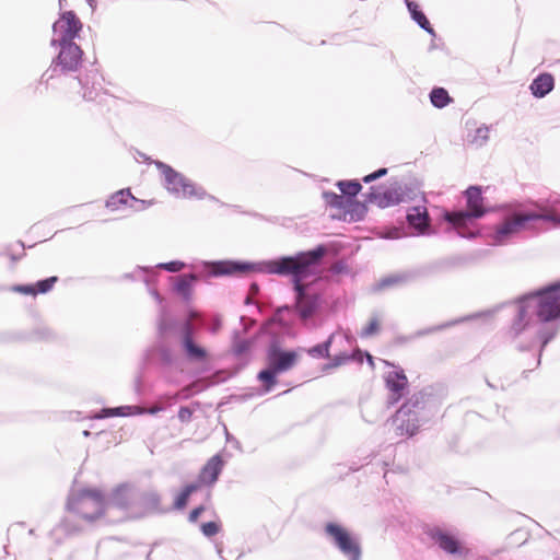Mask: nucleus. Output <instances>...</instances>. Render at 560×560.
Here are the masks:
<instances>
[{
	"label": "nucleus",
	"mask_w": 560,
	"mask_h": 560,
	"mask_svg": "<svg viewBox=\"0 0 560 560\" xmlns=\"http://www.w3.org/2000/svg\"><path fill=\"white\" fill-rule=\"evenodd\" d=\"M217 551H218V553L221 556V553H222V548H221V547H219V546H217Z\"/></svg>",
	"instance_id": "69168bd1"
},
{
	"label": "nucleus",
	"mask_w": 560,
	"mask_h": 560,
	"mask_svg": "<svg viewBox=\"0 0 560 560\" xmlns=\"http://www.w3.org/2000/svg\"><path fill=\"white\" fill-rule=\"evenodd\" d=\"M385 387L388 390V405L397 404L406 394L408 378L402 369L396 368L384 375Z\"/></svg>",
	"instance_id": "dca6fc26"
},
{
	"label": "nucleus",
	"mask_w": 560,
	"mask_h": 560,
	"mask_svg": "<svg viewBox=\"0 0 560 560\" xmlns=\"http://www.w3.org/2000/svg\"><path fill=\"white\" fill-rule=\"evenodd\" d=\"M164 408L162 406H153L148 410H144L143 408L139 406H119L114 408H103L100 412L94 413L93 416H90V419H105L110 417H128V416H136V415H142L144 412H148L150 415H155L160 411H162Z\"/></svg>",
	"instance_id": "aec40b11"
},
{
	"label": "nucleus",
	"mask_w": 560,
	"mask_h": 560,
	"mask_svg": "<svg viewBox=\"0 0 560 560\" xmlns=\"http://www.w3.org/2000/svg\"><path fill=\"white\" fill-rule=\"evenodd\" d=\"M189 396H190V389H189V387H185L182 390H179L178 393L174 394L172 398L174 400H178V399L189 398Z\"/></svg>",
	"instance_id": "5fc2aeb1"
},
{
	"label": "nucleus",
	"mask_w": 560,
	"mask_h": 560,
	"mask_svg": "<svg viewBox=\"0 0 560 560\" xmlns=\"http://www.w3.org/2000/svg\"><path fill=\"white\" fill-rule=\"evenodd\" d=\"M362 197H364V202L374 203L381 209L399 205L395 184L387 188H383L382 186H372L368 192L362 195Z\"/></svg>",
	"instance_id": "f3484780"
},
{
	"label": "nucleus",
	"mask_w": 560,
	"mask_h": 560,
	"mask_svg": "<svg viewBox=\"0 0 560 560\" xmlns=\"http://www.w3.org/2000/svg\"><path fill=\"white\" fill-rule=\"evenodd\" d=\"M221 326V322L220 319H215L214 324H213V327L211 329L212 332H215Z\"/></svg>",
	"instance_id": "13d9d810"
},
{
	"label": "nucleus",
	"mask_w": 560,
	"mask_h": 560,
	"mask_svg": "<svg viewBox=\"0 0 560 560\" xmlns=\"http://www.w3.org/2000/svg\"><path fill=\"white\" fill-rule=\"evenodd\" d=\"M432 397L425 390H420L413 393L407 400L401 405L398 409V418H404L406 415H410V412H416L423 418L430 419L432 416L430 402Z\"/></svg>",
	"instance_id": "2eb2a0df"
},
{
	"label": "nucleus",
	"mask_w": 560,
	"mask_h": 560,
	"mask_svg": "<svg viewBox=\"0 0 560 560\" xmlns=\"http://www.w3.org/2000/svg\"><path fill=\"white\" fill-rule=\"evenodd\" d=\"M192 415H194L192 409H190L189 407H186V406H182L178 410L177 417L182 423H188L191 421Z\"/></svg>",
	"instance_id": "09e8293b"
},
{
	"label": "nucleus",
	"mask_w": 560,
	"mask_h": 560,
	"mask_svg": "<svg viewBox=\"0 0 560 560\" xmlns=\"http://www.w3.org/2000/svg\"><path fill=\"white\" fill-rule=\"evenodd\" d=\"M203 511H205V506L203 505H199V506L195 508L189 513L188 521L190 523H196L198 521L199 516L202 514Z\"/></svg>",
	"instance_id": "3c124183"
},
{
	"label": "nucleus",
	"mask_w": 560,
	"mask_h": 560,
	"mask_svg": "<svg viewBox=\"0 0 560 560\" xmlns=\"http://www.w3.org/2000/svg\"><path fill=\"white\" fill-rule=\"evenodd\" d=\"M464 194L467 209L457 211L444 210L442 218L460 237L474 238L479 234L477 220L482 218L488 210L483 206L480 186H469Z\"/></svg>",
	"instance_id": "7ed1b4c3"
},
{
	"label": "nucleus",
	"mask_w": 560,
	"mask_h": 560,
	"mask_svg": "<svg viewBox=\"0 0 560 560\" xmlns=\"http://www.w3.org/2000/svg\"><path fill=\"white\" fill-rule=\"evenodd\" d=\"M224 466V462L220 454L212 456L201 469L199 479L203 483L213 485L221 474Z\"/></svg>",
	"instance_id": "4be33fe9"
},
{
	"label": "nucleus",
	"mask_w": 560,
	"mask_h": 560,
	"mask_svg": "<svg viewBox=\"0 0 560 560\" xmlns=\"http://www.w3.org/2000/svg\"><path fill=\"white\" fill-rule=\"evenodd\" d=\"M342 338L341 335L331 334L328 339L322 343L311 347L307 349V354L315 359H326L329 358V349L336 338Z\"/></svg>",
	"instance_id": "7c9ffc66"
},
{
	"label": "nucleus",
	"mask_w": 560,
	"mask_h": 560,
	"mask_svg": "<svg viewBox=\"0 0 560 560\" xmlns=\"http://www.w3.org/2000/svg\"><path fill=\"white\" fill-rule=\"evenodd\" d=\"M58 530H62L63 533H66L67 535H70V534H73L74 532H77V529L72 528L71 527V524H70V521L69 520H63L59 526L57 527Z\"/></svg>",
	"instance_id": "603ef678"
},
{
	"label": "nucleus",
	"mask_w": 560,
	"mask_h": 560,
	"mask_svg": "<svg viewBox=\"0 0 560 560\" xmlns=\"http://www.w3.org/2000/svg\"><path fill=\"white\" fill-rule=\"evenodd\" d=\"M86 2L92 9H94L96 5V0H86Z\"/></svg>",
	"instance_id": "680f3d73"
},
{
	"label": "nucleus",
	"mask_w": 560,
	"mask_h": 560,
	"mask_svg": "<svg viewBox=\"0 0 560 560\" xmlns=\"http://www.w3.org/2000/svg\"><path fill=\"white\" fill-rule=\"evenodd\" d=\"M78 81L81 86L80 93L82 98L88 102H102L104 96L107 95L103 88L104 79L98 69L94 67L81 73L78 77Z\"/></svg>",
	"instance_id": "f8f14e48"
},
{
	"label": "nucleus",
	"mask_w": 560,
	"mask_h": 560,
	"mask_svg": "<svg viewBox=\"0 0 560 560\" xmlns=\"http://www.w3.org/2000/svg\"><path fill=\"white\" fill-rule=\"evenodd\" d=\"M363 355L366 357V360H368L369 364L373 366V364H374L373 363V357L370 353H368V352L363 353Z\"/></svg>",
	"instance_id": "052dcab7"
},
{
	"label": "nucleus",
	"mask_w": 560,
	"mask_h": 560,
	"mask_svg": "<svg viewBox=\"0 0 560 560\" xmlns=\"http://www.w3.org/2000/svg\"><path fill=\"white\" fill-rule=\"evenodd\" d=\"M560 318V280L536 291L527 293L515 301V315L506 331V336L516 341L522 336L527 342L520 341L517 349H529L537 339L540 340V350L537 365L540 364L541 351L558 334L559 327H541L533 332L537 323H548Z\"/></svg>",
	"instance_id": "f03ea898"
},
{
	"label": "nucleus",
	"mask_w": 560,
	"mask_h": 560,
	"mask_svg": "<svg viewBox=\"0 0 560 560\" xmlns=\"http://www.w3.org/2000/svg\"><path fill=\"white\" fill-rule=\"evenodd\" d=\"M429 96L431 104L436 108H444L453 101L444 88L432 89Z\"/></svg>",
	"instance_id": "2f4dec72"
},
{
	"label": "nucleus",
	"mask_w": 560,
	"mask_h": 560,
	"mask_svg": "<svg viewBox=\"0 0 560 560\" xmlns=\"http://www.w3.org/2000/svg\"><path fill=\"white\" fill-rule=\"evenodd\" d=\"M11 259L15 261V260H18V259H19V257H16V256H14V255H11Z\"/></svg>",
	"instance_id": "338daca9"
},
{
	"label": "nucleus",
	"mask_w": 560,
	"mask_h": 560,
	"mask_svg": "<svg viewBox=\"0 0 560 560\" xmlns=\"http://www.w3.org/2000/svg\"><path fill=\"white\" fill-rule=\"evenodd\" d=\"M160 495L156 491L136 490V505L142 508L144 513H154L160 511Z\"/></svg>",
	"instance_id": "393cba45"
},
{
	"label": "nucleus",
	"mask_w": 560,
	"mask_h": 560,
	"mask_svg": "<svg viewBox=\"0 0 560 560\" xmlns=\"http://www.w3.org/2000/svg\"><path fill=\"white\" fill-rule=\"evenodd\" d=\"M555 88V79L550 73H540L530 83L529 90L537 98H542Z\"/></svg>",
	"instance_id": "b1692460"
},
{
	"label": "nucleus",
	"mask_w": 560,
	"mask_h": 560,
	"mask_svg": "<svg viewBox=\"0 0 560 560\" xmlns=\"http://www.w3.org/2000/svg\"><path fill=\"white\" fill-rule=\"evenodd\" d=\"M82 26V22L73 11L63 12L52 24L50 46L57 47V44L73 43Z\"/></svg>",
	"instance_id": "9b49d317"
},
{
	"label": "nucleus",
	"mask_w": 560,
	"mask_h": 560,
	"mask_svg": "<svg viewBox=\"0 0 560 560\" xmlns=\"http://www.w3.org/2000/svg\"><path fill=\"white\" fill-rule=\"evenodd\" d=\"M67 509L81 518L92 522L105 512V497L97 489L72 490L68 497Z\"/></svg>",
	"instance_id": "423d86ee"
},
{
	"label": "nucleus",
	"mask_w": 560,
	"mask_h": 560,
	"mask_svg": "<svg viewBox=\"0 0 560 560\" xmlns=\"http://www.w3.org/2000/svg\"><path fill=\"white\" fill-rule=\"evenodd\" d=\"M385 364H386V365L394 366V364L389 363L388 361H385Z\"/></svg>",
	"instance_id": "774afa93"
},
{
	"label": "nucleus",
	"mask_w": 560,
	"mask_h": 560,
	"mask_svg": "<svg viewBox=\"0 0 560 560\" xmlns=\"http://www.w3.org/2000/svg\"><path fill=\"white\" fill-rule=\"evenodd\" d=\"M225 435H226V442L230 443L233 447H235L240 452H242V445H241L240 441L236 438H234L232 434H230L228 431L225 432Z\"/></svg>",
	"instance_id": "864d4df0"
},
{
	"label": "nucleus",
	"mask_w": 560,
	"mask_h": 560,
	"mask_svg": "<svg viewBox=\"0 0 560 560\" xmlns=\"http://www.w3.org/2000/svg\"><path fill=\"white\" fill-rule=\"evenodd\" d=\"M253 217L258 218L260 220H268V221H270L269 219H266L262 214H259V213H254Z\"/></svg>",
	"instance_id": "e2e57ef3"
},
{
	"label": "nucleus",
	"mask_w": 560,
	"mask_h": 560,
	"mask_svg": "<svg viewBox=\"0 0 560 560\" xmlns=\"http://www.w3.org/2000/svg\"><path fill=\"white\" fill-rule=\"evenodd\" d=\"M323 198H324L326 205H328L331 208L339 209V210H346L348 208V206L352 205L351 200L346 199L342 195H338L334 191H324Z\"/></svg>",
	"instance_id": "473e14b6"
},
{
	"label": "nucleus",
	"mask_w": 560,
	"mask_h": 560,
	"mask_svg": "<svg viewBox=\"0 0 560 560\" xmlns=\"http://www.w3.org/2000/svg\"><path fill=\"white\" fill-rule=\"evenodd\" d=\"M380 325L377 317H373L369 325L361 331V337H370L378 331Z\"/></svg>",
	"instance_id": "a18cd8bd"
},
{
	"label": "nucleus",
	"mask_w": 560,
	"mask_h": 560,
	"mask_svg": "<svg viewBox=\"0 0 560 560\" xmlns=\"http://www.w3.org/2000/svg\"><path fill=\"white\" fill-rule=\"evenodd\" d=\"M150 295L159 304V316H158L159 337L161 339H164L168 335L177 334L180 323H178V320L171 315L167 304L165 303L163 296L155 289H150Z\"/></svg>",
	"instance_id": "4468645a"
},
{
	"label": "nucleus",
	"mask_w": 560,
	"mask_h": 560,
	"mask_svg": "<svg viewBox=\"0 0 560 560\" xmlns=\"http://www.w3.org/2000/svg\"><path fill=\"white\" fill-rule=\"evenodd\" d=\"M200 529L206 537L210 538L220 532L221 525L218 522H208L201 524Z\"/></svg>",
	"instance_id": "c03bdc74"
},
{
	"label": "nucleus",
	"mask_w": 560,
	"mask_h": 560,
	"mask_svg": "<svg viewBox=\"0 0 560 560\" xmlns=\"http://www.w3.org/2000/svg\"><path fill=\"white\" fill-rule=\"evenodd\" d=\"M155 355L162 365L170 366L174 363V352L164 343L160 342L154 349Z\"/></svg>",
	"instance_id": "f704fd0d"
},
{
	"label": "nucleus",
	"mask_w": 560,
	"mask_h": 560,
	"mask_svg": "<svg viewBox=\"0 0 560 560\" xmlns=\"http://www.w3.org/2000/svg\"><path fill=\"white\" fill-rule=\"evenodd\" d=\"M12 291L26 295H36L34 284H16L12 287Z\"/></svg>",
	"instance_id": "de8ad7c7"
},
{
	"label": "nucleus",
	"mask_w": 560,
	"mask_h": 560,
	"mask_svg": "<svg viewBox=\"0 0 560 560\" xmlns=\"http://www.w3.org/2000/svg\"><path fill=\"white\" fill-rule=\"evenodd\" d=\"M405 3L408 8V11L411 15V19L425 32H428L430 35L435 36V31L431 26L429 20L424 15V13L419 9V5L417 2L412 0H405Z\"/></svg>",
	"instance_id": "bb28decb"
},
{
	"label": "nucleus",
	"mask_w": 560,
	"mask_h": 560,
	"mask_svg": "<svg viewBox=\"0 0 560 560\" xmlns=\"http://www.w3.org/2000/svg\"><path fill=\"white\" fill-rule=\"evenodd\" d=\"M156 168L162 176L164 188L176 198H197L202 199L206 191L202 187L197 186L192 180L184 176L182 173L174 170L168 164L155 161Z\"/></svg>",
	"instance_id": "0eeeda50"
},
{
	"label": "nucleus",
	"mask_w": 560,
	"mask_h": 560,
	"mask_svg": "<svg viewBox=\"0 0 560 560\" xmlns=\"http://www.w3.org/2000/svg\"><path fill=\"white\" fill-rule=\"evenodd\" d=\"M366 202L363 201V203L355 202L353 205V209H349V207L346 209L347 212L351 213V217L353 218L355 214L358 219H361L368 211V208L365 206Z\"/></svg>",
	"instance_id": "49530a36"
},
{
	"label": "nucleus",
	"mask_w": 560,
	"mask_h": 560,
	"mask_svg": "<svg viewBox=\"0 0 560 560\" xmlns=\"http://www.w3.org/2000/svg\"><path fill=\"white\" fill-rule=\"evenodd\" d=\"M490 127L486 125H481L478 127L472 135H469V142L477 145L482 147L489 140Z\"/></svg>",
	"instance_id": "c9c22d12"
},
{
	"label": "nucleus",
	"mask_w": 560,
	"mask_h": 560,
	"mask_svg": "<svg viewBox=\"0 0 560 560\" xmlns=\"http://www.w3.org/2000/svg\"><path fill=\"white\" fill-rule=\"evenodd\" d=\"M195 331L196 327L190 319H185L183 323L179 324L178 332L180 334L182 339L194 338Z\"/></svg>",
	"instance_id": "79ce46f5"
},
{
	"label": "nucleus",
	"mask_w": 560,
	"mask_h": 560,
	"mask_svg": "<svg viewBox=\"0 0 560 560\" xmlns=\"http://www.w3.org/2000/svg\"><path fill=\"white\" fill-rule=\"evenodd\" d=\"M252 341L249 339L235 338L233 341V353L241 357L247 353L250 349Z\"/></svg>",
	"instance_id": "ea45409f"
},
{
	"label": "nucleus",
	"mask_w": 560,
	"mask_h": 560,
	"mask_svg": "<svg viewBox=\"0 0 560 560\" xmlns=\"http://www.w3.org/2000/svg\"><path fill=\"white\" fill-rule=\"evenodd\" d=\"M492 313L491 312H487V313H483L482 315H487V316H490ZM481 314H475V315H471L469 317H466V318H460V319H457L455 322H452V323H447V324H444V325H441V326H436V327H432V328H429L427 330H423V331H419L417 335L418 336H423L425 334H430V332H433V331H436L439 329H442V328H445V327H448V326H452L454 324H457V323H462L466 319H471V318H476V317H479Z\"/></svg>",
	"instance_id": "37998d69"
},
{
	"label": "nucleus",
	"mask_w": 560,
	"mask_h": 560,
	"mask_svg": "<svg viewBox=\"0 0 560 560\" xmlns=\"http://www.w3.org/2000/svg\"><path fill=\"white\" fill-rule=\"evenodd\" d=\"M423 534L433 546L453 558L462 559L468 555V549L462 541L456 528L445 525H425Z\"/></svg>",
	"instance_id": "6e6552de"
},
{
	"label": "nucleus",
	"mask_w": 560,
	"mask_h": 560,
	"mask_svg": "<svg viewBox=\"0 0 560 560\" xmlns=\"http://www.w3.org/2000/svg\"><path fill=\"white\" fill-rule=\"evenodd\" d=\"M197 280L198 276L196 273L178 276L173 285V290L183 299L184 302L188 303L192 298V287Z\"/></svg>",
	"instance_id": "5701e85b"
},
{
	"label": "nucleus",
	"mask_w": 560,
	"mask_h": 560,
	"mask_svg": "<svg viewBox=\"0 0 560 560\" xmlns=\"http://www.w3.org/2000/svg\"><path fill=\"white\" fill-rule=\"evenodd\" d=\"M57 282H58V277H56V276L48 277L46 279L37 281L34 284L36 294H38V293L44 294V293L49 292L54 288L55 283H57Z\"/></svg>",
	"instance_id": "58836bf2"
},
{
	"label": "nucleus",
	"mask_w": 560,
	"mask_h": 560,
	"mask_svg": "<svg viewBox=\"0 0 560 560\" xmlns=\"http://www.w3.org/2000/svg\"><path fill=\"white\" fill-rule=\"evenodd\" d=\"M429 419L423 418L422 416L417 415L416 412H410V415H406L404 418H398V410L392 419L393 424L395 425L396 435L397 436H406L410 438L417 434L419 429L428 421Z\"/></svg>",
	"instance_id": "a211bd4d"
},
{
	"label": "nucleus",
	"mask_w": 560,
	"mask_h": 560,
	"mask_svg": "<svg viewBox=\"0 0 560 560\" xmlns=\"http://www.w3.org/2000/svg\"><path fill=\"white\" fill-rule=\"evenodd\" d=\"M156 269L158 268H155V267L138 266L137 269L132 273H127L126 278L133 279L136 277V275L139 273V277L142 278V280L144 281V283L148 288V291L150 292V289L156 290L155 282H156L158 276H159Z\"/></svg>",
	"instance_id": "c85d7f7f"
},
{
	"label": "nucleus",
	"mask_w": 560,
	"mask_h": 560,
	"mask_svg": "<svg viewBox=\"0 0 560 560\" xmlns=\"http://www.w3.org/2000/svg\"><path fill=\"white\" fill-rule=\"evenodd\" d=\"M337 186L340 189L342 196H346L349 200L350 198L355 197L362 189V186L358 180H340L338 182Z\"/></svg>",
	"instance_id": "72a5a7b5"
},
{
	"label": "nucleus",
	"mask_w": 560,
	"mask_h": 560,
	"mask_svg": "<svg viewBox=\"0 0 560 560\" xmlns=\"http://www.w3.org/2000/svg\"><path fill=\"white\" fill-rule=\"evenodd\" d=\"M553 221V215L541 214L537 212H515L503 223L498 225L492 242L494 245H503L508 243L514 235L523 230L530 229L536 221Z\"/></svg>",
	"instance_id": "1a4fd4ad"
},
{
	"label": "nucleus",
	"mask_w": 560,
	"mask_h": 560,
	"mask_svg": "<svg viewBox=\"0 0 560 560\" xmlns=\"http://www.w3.org/2000/svg\"><path fill=\"white\" fill-rule=\"evenodd\" d=\"M406 221L409 232L406 235L425 236L433 233L431 226V218L428 209L423 205L408 208Z\"/></svg>",
	"instance_id": "ddd939ff"
},
{
	"label": "nucleus",
	"mask_w": 560,
	"mask_h": 560,
	"mask_svg": "<svg viewBox=\"0 0 560 560\" xmlns=\"http://www.w3.org/2000/svg\"><path fill=\"white\" fill-rule=\"evenodd\" d=\"M122 206H127L135 211H141L147 208V201L136 198L129 188L114 192L106 201V208L112 211L119 210Z\"/></svg>",
	"instance_id": "6ab92c4d"
},
{
	"label": "nucleus",
	"mask_w": 560,
	"mask_h": 560,
	"mask_svg": "<svg viewBox=\"0 0 560 560\" xmlns=\"http://www.w3.org/2000/svg\"><path fill=\"white\" fill-rule=\"evenodd\" d=\"M351 361H357L359 364L363 362V352L358 348L352 353L341 352L336 354L329 363L325 364L323 371L328 372L331 369L345 365Z\"/></svg>",
	"instance_id": "a878e982"
},
{
	"label": "nucleus",
	"mask_w": 560,
	"mask_h": 560,
	"mask_svg": "<svg viewBox=\"0 0 560 560\" xmlns=\"http://www.w3.org/2000/svg\"><path fill=\"white\" fill-rule=\"evenodd\" d=\"M408 278L409 277L407 275H390V276H387V277L381 279L377 282L375 289L383 290L386 288L395 287L400 283H405L408 280Z\"/></svg>",
	"instance_id": "e433bc0d"
},
{
	"label": "nucleus",
	"mask_w": 560,
	"mask_h": 560,
	"mask_svg": "<svg viewBox=\"0 0 560 560\" xmlns=\"http://www.w3.org/2000/svg\"><path fill=\"white\" fill-rule=\"evenodd\" d=\"M186 267V264L180 260H173L168 262H160L155 268L166 270L168 272H178Z\"/></svg>",
	"instance_id": "a19ab883"
},
{
	"label": "nucleus",
	"mask_w": 560,
	"mask_h": 560,
	"mask_svg": "<svg viewBox=\"0 0 560 560\" xmlns=\"http://www.w3.org/2000/svg\"><path fill=\"white\" fill-rule=\"evenodd\" d=\"M58 54L51 60L49 68L42 74L39 82L48 84L57 75L77 72L82 65L83 50L73 43L57 44Z\"/></svg>",
	"instance_id": "39448f33"
},
{
	"label": "nucleus",
	"mask_w": 560,
	"mask_h": 560,
	"mask_svg": "<svg viewBox=\"0 0 560 560\" xmlns=\"http://www.w3.org/2000/svg\"><path fill=\"white\" fill-rule=\"evenodd\" d=\"M395 185H396V190H397V195L399 198V203L411 202V201H417V200L425 201L423 194L420 191V189L417 186L410 185V184H395Z\"/></svg>",
	"instance_id": "cd10ccee"
},
{
	"label": "nucleus",
	"mask_w": 560,
	"mask_h": 560,
	"mask_svg": "<svg viewBox=\"0 0 560 560\" xmlns=\"http://www.w3.org/2000/svg\"><path fill=\"white\" fill-rule=\"evenodd\" d=\"M346 269V265L342 261H338L331 266L332 273H341Z\"/></svg>",
	"instance_id": "6e6d98bb"
},
{
	"label": "nucleus",
	"mask_w": 560,
	"mask_h": 560,
	"mask_svg": "<svg viewBox=\"0 0 560 560\" xmlns=\"http://www.w3.org/2000/svg\"><path fill=\"white\" fill-rule=\"evenodd\" d=\"M298 360V354L293 350H283L278 340H272L267 348L266 361L267 368L261 370L257 378L264 384L267 392L271 390L277 384V376L291 370Z\"/></svg>",
	"instance_id": "20e7f679"
},
{
	"label": "nucleus",
	"mask_w": 560,
	"mask_h": 560,
	"mask_svg": "<svg viewBox=\"0 0 560 560\" xmlns=\"http://www.w3.org/2000/svg\"><path fill=\"white\" fill-rule=\"evenodd\" d=\"M83 435H84L85 438H88V436H90V435H91V432H90L89 430H84V431H83Z\"/></svg>",
	"instance_id": "0e129e2a"
},
{
	"label": "nucleus",
	"mask_w": 560,
	"mask_h": 560,
	"mask_svg": "<svg viewBox=\"0 0 560 560\" xmlns=\"http://www.w3.org/2000/svg\"><path fill=\"white\" fill-rule=\"evenodd\" d=\"M387 168L386 167H382V168H378L377 171L364 176L362 178V180L365 183V184H369V183H372L383 176H385L387 174Z\"/></svg>",
	"instance_id": "8fccbe9b"
},
{
	"label": "nucleus",
	"mask_w": 560,
	"mask_h": 560,
	"mask_svg": "<svg viewBox=\"0 0 560 560\" xmlns=\"http://www.w3.org/2000/svg\"><path fill=\"white\" fill-rule=\"evenodd\" d=\"M325 245L311 250L299 252L292 256H282L272 260L257 262L238 260L205 261L203 267L209 276L221 277L235 273L258 272L267 275L291 276L295 293V310L301 319L311 318L319 308L322 296L313 291L304 279L314 273L315 268L326 255Z\"/></svg>",
	"instance_id": "f257e3e1"
},
{
	"label": "nucleus",
	"mask_w": 560,
	"mask_h": 560,
	"mask_svg": "<svg viewBox=\"0 0 560 560\" xmlns=\"http://www.w3.org/2000/svg\"><path fill=\"white\" fill-rule=\"evenodd\" d=\"M200 313L195 311V310H189L188 311V315H187V318L186 319H190L191 323H194V320H198L200 319Z\"/></svg>",
	"instance_id": "4d7b16f0"
},
{
	"label": "nucleus",
	"mask_w": 560,
	"mask_h": 560,
	"mask_svg": "<svg viewBox=\"0 0 560 560\" xmlns=\"http://www.w3.org/2000/svg\"><path fill=\"white\" fill-rule=\"evenodd\" d=\"M388 236H389V237H392V238H397V237H399L400 235H399V233H398V230H397V229H395L394 231L389 232V235H388Z\"/></svg>",
	"instance_id": "bf43d9fd"
},
{
	"label": "nucleus",
	"mask_w": 560,
	"mask_h": 560,
	"mask_svg": "<svg viewBox=\"0 0 560 560\" xmlns=\"http://www.w3.org/2000/svg\"><path fill=\"white\" fill-rule=\"evenodd\" d=\"M136 505V490L129 486L122 485L117 487L108 501L105 500V511L110 508L120 510H129Z\"/></svg>",
	"instance_id": "412c9836"
},
{
	"label": "nucleus",
	"mask_w": 560,
	"mask_h": 560,
	"mask_svg": "<svg viewBox=\"0 0 560 560\" xmlns=\"http://www.w3.org/2000/svg\"><path fill=\"white\" fill-rule=\"evenodd\" d=\"M182 347L190 361H202L207 357V351L198 346L194 338H183Z\"/></svg>",
	"instance_id": "c756f323"
},
{
	"label": "nucleus",
	"mask_w": 560,
	"mask_h": 560,
	"mask_svg": "<svg viewBox=\"0 0 560 560\" xmlns=\"http://www.w3.org/2000/svg\"><path fill=\"white\" fill-rule=\"evenodd\" d=\"M324 533L330 544L348 560H361L362 549L359 538L338 523L329 522Z\"/></svg>",
	"instance_id": "9d476101"
},
{
	"label": "nucleus",
	"mask_w": 560,
	"mask_h": 560,
	"mask_svg": "<svg viewBox=\"0 0 560 560\" xmlns=\"http://www.w3.org/2000/svg\"><path fill=\"white\" fill-rule=\"evenodd\" d=\"M198 489V485L190 483L187 485L180 493L176 497L174 506L178 510L184 509L187 504V501L192 492H195Z\"/></svg>",
	"instance_id": "4c0bfd02"
}]
</instances>
